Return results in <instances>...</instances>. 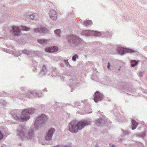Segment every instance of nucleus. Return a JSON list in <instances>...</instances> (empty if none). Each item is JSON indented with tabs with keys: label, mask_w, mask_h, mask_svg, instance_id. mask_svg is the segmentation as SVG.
Masks as SVG:
<instances>
[{
	"label": "nucleus",
	"mask_w": 147,
	"mask_h": 147,
	"mask_svg": "<svg viewBox=\"0 0 147 147\" xmlns=\"http://www.w3.org/2000/svg\"><path fill=\"white\" fill-rule=\"evenodd\" d=\"M89 124L87 121H72L69 124V131L72 132H76L79 130H80Z\"/></svg>",
	"instance_id": "obj_1"
},
{
	"label": "nucleus",
	"mask_w": 147,
	"mask_h": 147,
	"mask_svg": "<svg viewBox=\"0 0 147 147\" xmlns=\"http://www.w3.org/2000/svg\"><path fill=\"white\" fill-rule=\"evenodd\" d=\"M34 109H26L22 111V115L20 117L18 116L14 117L15 119L19 121H25L30 118L29 115L34 113Z\"/></svg>",
	"instance_id": "obj_2"
},
{
	"label": "nucleus",
	"mask_w": 147,
	"mask_h": 147,
	"mask_svg": "<svg viewBox=\"0 0 147 147\" xmlns=\"http://www.w3.org/2000/svg\"><path fill=\"white\" fill-rule=\"evenodd\" d=\"M33 132L31 131V133H28L27 134L25 133L24 131H21L20 132L19 134L20 138L22 140H26V139H29L32 136Z\"/></svg>",
	"instance_id": "obj_3"
},
{
	"label": "nucleus",
	"mask_w": 147,
	"mask_h": 147,
	"mask_svg": "<svg viewBox=\"0 0 147 147\" xmlns=\"http://www.w3.org/2000/svg\"><path fill=\"white\" fill-rule=\"evenodd\" d=\"M47 119V117L45 115H42L41 116L38 117L35 120V124H42L44 123V121Z\"/></svg>",
	"instance_id": "obj_4"
},
{
	"label": "nucleus",
	"mask_w": 147,
	"mask_h": 147,
	"mask_svg": "<svg viewBox=\"0 0 147 147\" xmlns=\"http://www.w3.org/2000/svg\"><path fill=\"white\" fill-rule=\"evenodd\" d=\"M118 52L120 55H122L123 54L127 53H131L133 52V50L131 49H127L122 47H119L118 49Z\"/></svg>",
	"instance_id": "obj_5"
},
{
	"label": "nucleus",
	"mask_w": 147,
	"mask_h": 147,
	"mask_svg": "<svg viewBox=\"0 0 147 147\" xmlns=\"http://www.w3.org/2000/svg\"><path fill=\"white\" fill-rule=\"evenodd\" d=\"M103 98L102 95L99 92H96L94 94V100L96 102L101 100Z\"/></svg>",
	"instance_id": "obj_6"
},
{
	"label": "nucleus",
	"mask_w": 147,
	"mask_h": 147,
	"mask_svg": "<svg viewBox=\"0 0 147 147\" xmlns=\"http://www.w3.org/2000/svg\"><path fill=\"white\" fill-rule=\"evenodd\" d=\"M70 42L75 45H78L80 42V39L78 37L74 35H72L70 37Z\"/></svg>",
	"instance_id": "obj_7"
},
{
	"label": "nucleus",
	"mask_w": 147,
	"mask_h": 147,
	"mask_svg": "<svg viewBox=\"0 0 147 147\" xmlns=\"http://www.w3.org/2000/svg\"><path fill=\"white\" fill-rule=\"evenodd\" d=\"M12 29L14 35L19 36L20 34L21 30L19 27L13 26Z\"/></svg>",
	"instance_id": "obj_8"
},
{
	"label": "nucleus",
	"mask_w": 147,
	"mask_h": 147,
	"mask_svg": "<svg viewBox=\"0 0 147 147\" xmlns=\"http://www.w3.org/2000/svg\"><path fill=\"white\" fill-rule=\"evenodd\" d=\"M34 31L35 33L38 32L42 33H48L49 30L44 27H41L40 28H37L35 29Z\"/></svg>",
	"instance_id": "obj_9"
},
{
	"label": "nucleus",
	"mask_w": 147,
	"mask_h": 147,
	"mask_svg": "<svg viewBox=\"0 0 147 147\" xmlns=\"http://www.w3.org/2000/svg\"><path fill=\"white\" fill-rule=\"evenodd\" d=\"M55 131V129L53 128H51L50 129L45 139L46 140H50L51 139L53 134Z\"/></svg>",
	"instance_id": "obj_10"
},
{
	"label": "nucleus",
	"mask_w": 147,
	"mask_h": 147,
	"mask_svg": "<svg viewBox=\"0 0 147 147\" xmlns=\"http://www.w3.org/2000/svg\"><path fill=\"white\" fill-rule=\"evenodd\" d=\"M58 50V47L56 46L47 47L45 49V50L46 52L49 53L56 52Z\"/></svg>",
	"instance_id": "obj_11"
},
{
	"label": "nucleus",
	"mask_w": 147,
	"mask_h": 147,
	"mask_svg": "<svg viewBox=\"0 0 147 147\" xmlns=\"http://www.w3.org/2000/svg\"><path fill=\"white\" fill-rule=\"evenodd\" d=\"M49 16L50 18L53 20H55L57 18V14L56 12L54 10H52L49 12Z\"/></svg>",
	"instance_id": "obj_12"
},
{
	"label": "nucleus",
	"mask_w": 147,
	"mask_h": 147,
	"mask_svg": "<svg viewBox=\"0 0 147 147\" xmlns=\"http://www.w3.org/2000/svg\"><path fill=\"white\" fill-rule=\"evenodd\" d=\"M29 19L33 20H36L38 17V15L37 13H34L33 14L30 15L29 16Z\"/></svg>",
	"instance_id": "obj_13"
},
{
	"label": "nucleus",
	"mask_w": 147,
	"mask_h": 147,
	"mask_svg": "<svg viewBox=\"0 0 147 147\" xmlns=\"http://www.w3.org/2000/svg\"><path fill=\"white\" fill-rule=\"evenodd\" d=\"M132 124V129L134 130L137 127L138 123L136 122L134 120H132L131 121Z\"/></svg>",
	"instance_id": "obj_14"
},
{
	"label": "nucleus",
	"mask_w": 147,
	"mask_h": 147,
	"mask_svg": "<svg viewBox=\"0 0 147 147\" xmlns=\"http://www.w3.org/2000/svg\"><path fill=\"white\" fill-rule=\"evenodd\" d=\"M92 23V22L91 20H87L84 21V24L86 26H88L89 25H90Z\"/></svg>",
	"instance_id": "obj_15"
},
{
	"label": "nucleus",
	"mask_w": 147,
	"mask_h": 147,
	"mask_svg": "<svg viewBox=\"0 0 147 147\" xmlns=\"http://www.w3.org/2000/svg\"><path fill=\"white\" fill-rule=\"evenodd\" d=\"M49 41L48 40H40L38 41V42L41 45H44L47 43Z\"/></svg>",
	"instance_id": "obj_16"
},
{
	"label": "nucleus",
	"mask_w": 147,
	"mask_h": 147,
	"mask_svg": "<svg viewBox=\"0 0 147 147\" xmlns=\"http://www.w3.org/2000/svg\"><path fill=\"white\" fill-rule=\"evenodd\" d=\"M131 66L132 67H134L137 64V62L135 60H133L131 61Z\"/></svg>",
	"instance_id": "obj_17"
},
{
	"label": "nucleus",
	"mask_w": 147,
	"mask_h": 147,
	"mask_svg": "<svg viewBox=\"0 0 147 147\" xmlns=\"http://www.w3.org/2000/svg\"><path fill=\"white\" fill-rule=\"evenodd\" d=\"M55 32L57 36H59V34H60L61 31L60 30L58 29L55 30Z\"/></svg>",
	"instance_id": "obj_18"
},
{
	"label": "nucleus",
	"mask_w": 147,
	"mask_h": 147,
	"mask_svg": "<svg viewBox=\"0 0 147 147\" xmlns=\"http://www.w3.org/2000/svg\"><path fill=\"white\" fill-rule=\"evenodd\" d=\"M22 28L23 30L25 31H28L30 29V28H28L27 27H26L25 26H22Z\"/></svg>",
	"instance_id": "obj_19"
},
{
	"label": "nucleus",
	"mask_w": 147,
	"mask_h": 147,
	"mask_svg": "<svg viewBox=\"0 0 147 147\" xmlns=\"http://www.w3.org/2000/svg\"><path fill=\"white\" fill-rule=\"evenodd\" d=\"M3 134L0 131V140H2L3 138Z\"/></svg>",
	"instance_id": "obj_20"
},
{
	"label": "nucleus",
	"mask_w": 147,
	"mask_h": 147,
	"mask_svg": "<svg viewBox=\"0 0 147 147\" xmlns=\"http://www.w3.org/2000/svg\"><path fill=\"white\" fill-rule=\"evenodd\" d=\"M76 57H78V56L77 55H74L72 58V60L74 61H75L76 59Z\"/></svg>",
	"instance_id": "obj_21"
},
{
	"label": "nucleus",
	"mask_w": 147,
	"mask_h": 147,
	"mask_svg": "<svg viewBox=\"0 0 147 147\" xmlns=\"http://www.w3.org/2000/svg\"><path fill=\"white\" fill-rule=\"evenodd\" d=\"M94 34L96 36H99L100 35V33H98L97 32H95L94 33Z\"/></svg>",
	"instance_id": "obj_22"
},
{
	"label": "nucleus",
	"mask_w": 147,
	"mask_h": 147,
	"mask_svg": "<svg viewBox=\"0 0 147 147\" xmlns=\"http://www.w3.org/2000/svg\"><path fill=\"white\" fill-rule=\"evenodd\" d=\"M28 95H29L30 96H31L32 95V93L31 92H29L28 94ZM28 97L29 98H30V96H28Z\"/></svg>",
	"instance_id": "obj_23"
},
{
	"label": "nucleus",
	"mask_w": 147,
	"mask_h": 147,
	"mask_svg": "<svg viewBox=\"0 0 147 147\" xmlns=\"http://www.w3.org/2000/svg\"><path fill=\"white\" fill-rule=\"evenodd\" d=\"M110 65L109 63H108V65H107V67L108 68V69L109 68V67H110Z\"/></svg>",
	"instance_id": "obj_24"
},
{
	"label": "nucleus",
	"mask_w": 147,
	"mask_h": 147,
	"mask_svg": "<svg viewBox=\"0 0 147 147\" xmlns=\"http://www.w3.org/2000/svg\"><path fill=\"white\" fill-rule=\"evenodd\" d=\"M129 133V132L127 131H125L124 132V134H128Z\"/></svg>",
	"instance_id": "obj_25"
},
{
	"label": "nucleus",
	"mask_w": 147,
	"mask_h": 147,
	"mask_svg": "<svg viewBox=\"0 0 147 147\" xmlns=\"http://www.w3.org/2000/svg\"><path fill=\"white\" fill-rule=\"evenodd\" d=\"M139 75L140 76H142V73H139Z\"/></svg>",
	"instance_id": "obj_26"
},
{
	"label": "nucleus",
	"mask_w": 147,
	"mask_h": 147,
	"mask_svg": "<svg viewBox=\"0 0 147 147\" xmlns=\"http://www.w3.org/2000/svg\"><path fill=\"white\" fill-rule=\"evenodd\" d=\"M114 145H113L112 146H111V147H114Z\"/></svg>",
	"instance_id": "obj_27"
},
{
	"label": "nucleus",
	"mask_w": 147,
	"mask_h": 147,
	"mask_svg": "<svg viewBox=\"0 0 147 147\" xmlns=\"http://www.w3.org/2000/svg\"><path fill=\"white\" fill-rule=\"evenodd\" d=\"M43 68H44V67H45V66H43Z\"/></svg>",
	"instance_id": "obj_28"
}]
</instances>
